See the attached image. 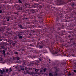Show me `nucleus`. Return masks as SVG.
<instances>
[{"label": "nucleus", "instance_id": "obj_1", "mask_svg": "<svg viewBox=\"0 0 76 76\" xmlns=\"http://www.w3.org/2000/svg\"><path fill=\"white\" fill-rule=\"evenodd\" d=\"M65 32V31H62L61 32H59L58 33V34L56 35H54L53 36L51 34H47V37H48L49 39H50L51 41V45H53L54 44V42L56 41H61V37L60 36V35L63 36L65 35V34H64Z\"/></svg>", "mask_w": 76, "mask_h": 76}, {"label": "nucleus", "instance_id": "obj_2", "mask_svg": "<svg viewBox=\"0 0 76 76\" xmlns=\"http://www.w3.org/2000/svg\"><path fill=\"white\" fill-rule=\"evenodd\" d=\"M76 7H73L72 9L69 10L67 11V13H69L70 12H72V14H70L69 18H71L69 20V22H72L73 21L74 24H76V13L75 11H73V9H75Z\"/></svg>", "mask_w": 76, "mask_h": 76}, {"label": "nucleus", "instance_id": "obj_3", "mask_svg": "<svg viewBox=\"0 0 76 76\" xmlns=\"http://www.w3.org/2000/svg\"><path fill=\"white\" fill-rule=\"evenodd\" d=\"M58 17L57 18H58L59 19H57L56 20V24L57 25V26H58L59 27H58V30H60L61 29H64V25L63 24H60L59 23V22H60V19H61V18H63V16L61 15V14H59L57 15Z\"/></svg>", "mask_w": 76, "mask_h": 76}, {"label": "nucleus", "instance_id": "obj_4", "mask_svg": "<svg viewBox=\"0 0 76 76\" xmlns=\"http://www.w3.org/2000/svg\"><path fill=\"white\" fill-rule=\"evenodd\" d=\"M53 0H50V1H53ZM72 0H66V1L64 0H56V2L57 3L58 5H60L61 4H65L66 3L72 1Z\"/></svg>", "mask_w": 76, "mask_h": 76}, {"label": "nucleus", "instance_id": "obj_5", "mask_svg": "<svg viewBox=\"0 0 76 76\" xmlns=\"http://www.w3.org/2000/svg\"><path fill=\"white\" fill-rule=\"evenodd\" d=\"M52 49H51L50 48H49V50L50 51L51 53L52 54H57L58 52H55L54 50H53V49L54 48V49H55L56 48L54 47H52V45L51 46Z\"/></svg>", "mask_w": 76, "mask_h": 76}, {"label": "nucleus", "instance_id": "obj_6", "mask_svg": "<svg viewBox=\"0 0 76 76\" xmlns=\"http://www.w3.org/2000/svg\"><path fill=\"white\" fill-rule=\"evenodd\" d=\"M38 48L39 49L42 48H43V46L42 45V42H38L37 43Z\"/></svg>", "mask_w": 76, "mask_h": 76}, {"label": "nucleus", "instance_id": "obj_7", "mask_svg": "<svg viewBox=\"0 0 76 76\" xmlns=\"http://www.w3.org/2000/svg\"><path fill=\"white\" fill-rule=\"evenodd\" d=\"M56 70L54 72V73L53 75V76H58V73H57V72H59L60 71V68H55Z\"/></svg>", "mask_w": 76, "mask_h": 76}, {"label": "nucleus", "instance_id": "obj_8", "mask_svg": "<svg viewBox=\"0 0 76 76\" xmlns=\"http://www.w3.org/2000/svg\"><path fill=\"white\" fill-rule=\"evenodd\" d=\"M31 3L28 2V3H25L24 4L23 7H25V8H28V6H31Z\"/></svg>", "mask_w": 76, "mask_h": 76}, {"label": "nucleus", "instance_id": "obj_9", "mask_svg": "<svg viewBox=\"0 0 76 76\" xmlns=\"http://www.w3.org/2000/svg\"><path fill=\"white\" fill-rule=\"evenodd\" d=\"M38 5V4L37 3H35L34 4V5L32 6H31L30 7H28V8L29 9H32V8H35L36 7V6Z\"/></svg>", "mask_w": 76, "mask_h": 76}, {"label": "nucleus", "instance_id": "obj_10", "mask_svg": "<svg viewBox=\"0 0 76 76\" xmlns=\"http://www.w3.org/2000/svg\"><path fill=\"white\" fill-rule=\"evenodd\" d=\"M71 5L72 6V7H75V6H76V3H74V2H72L71 3Z\"/></svg>", "mask_w": 76, "mask_h": 76}, {"label": "nucleus", "instance_id": "obj_11", "mask_svg": "<svg viewBox=\"0 0 76 76\" xmlns=\"http://www.w3.org/2000/svg\"><path fill=\"white\" fill-rule=\"evenodd\" d=\"M18 36L19 39H22V38H23L22 36L20 35V34H18Z\"/></svg>", "mask_w": 76, "mask_h": 76}, {"label": "nucleus", "instance_id": "obj_12", "mask_svg": "<svg viewBox=\"0 0 76 76\" xmlns=\"http://www.w3.org/2000/svg\"><path fill=\"white\" fill-rule=\"evenodd\" d=\"M69 30H73V31H74L75 30V27L72 26L71 28L69 29Z\"/></svg>", "mask_w": 76, "mask_h": 76}, {"label": "nucleus", "instance_id": "obj_13", "mask_svg": "<svg viewBox=\"0 0 76 76\" xmlns=\"http://www.w3.org/2000/svg\"><path fill=\"white\" fill-rule=\"evenodd\" d=\"M35 26L34 25H31L29 27V28H35Z\"/></svg>", "mask_w": 76, "mask_h": 76}, {"label": "nucleus", "instance_id": "obj_14", "mask_svg": "<svg viewBox=\"0 0 76 76\" xmlns=\"http://www.w3.org/2000/svg\"><path fill=\"white\" fill-rule=\"evenodd\" d=\"M15 59L16 60H20V58L18 56L15 57Z\"/></svg>", "mask_w": 76, "mask_h": 76}, {"label": "nucleus", "instance_id": "obj_15", "mask_svg": "<svg viewBox=\"0 0 76 76\" xmlns=\"http://www.w3.org/2000/svg\"><path fill=\"white\" fill-rule=\"evenodd\" d=\"M7 22H9L10 19H11V18L10 17V16H8L7 18Z\"/></svg>", "mask_w": 76, "mask_h": 76}, {"label": "nucleus", "instance_id": "obj_16", "mask_svg": "<svg viewBox=\"0 0 76 76\" xmlns=\"http://www.w3.org/2000/svg\"><path fill=\"white\" fill-rule=\"evenodd\" d=\"M18 10H22V7H19L18 8Z\"/></svg>", "mask_w": 76, "mask_h": 76}, {"label": "nucleus", "instance_id": "obj_17", "mask_svg": "<svg viewBox=\"0 0 76 76\" xmlns=\"http://www.w3.org/2000/svg\"><path fill=\"white\" fill-rule=\"evenodd\" d=\"M37 17H38V18H39L40 19H42V17L41 16H39V14H37Z\"/></svg>", "mask_w": 76, "mask_h": 76}, {"label": "nucleus", "instance_id": "obj_18", "mask_svg": "<svg viewBox=\"0 0 76 76\" xmlns=\"http://www.w3.org/2000/svg\"><path fill=\"white\" fill-rule=\"evenodd\" d=\"M30 63L31 66H34V64H35V63L34 61L31 62Z\"/></svg>", "mask_w": 76, "mask_h": 76}, {"label": "nucleus", "instance_id": "obj_19", "mask_svg": "<svg viewBox=\"0 0 76 76\" xmlns=\"http://www.w3.org/2000/svg\"><path fill=\"white\" fill-rule=\"evenodd\" d=\"M31 12L32 13H35V9H32L31 10Z\"/></svg>", "mask_w": 76, "mask_h": 76}, {"label": "nucleus", "instance_id": "obj_20", "mask_svg": "<svg viewBox=\"0 0 76 76\" xmlns=\"http://www.w3.org/2000/svg\"><path fill=\"white\" fill-rule=\"evenodd\" d=\"M18 26H19V28H21V29H23V27L21 25H18Z\"/></svg>", "mask_w": 76, "mask_h": 76}, {"label": "nucleus", "instance_id": "obj_21", "mask_svg": "<svg viewBox=\"0 0 76 76\" xmlns=\"http://www.w3.org/2000/svg\"><path fill=\"white\" fill-rule=\"evenodd\" d=\"M15 7H19V6H20L19 5V4H16L15 5Z\"/></svg>", "mask_w": 76, "mask_h": 76}, {"label": "nucleus", "instance_id": "obj_22", "mask_svg": "<svg viewBox=\"0 0 76 76\" xmlns=\"http://www.w3.org/2000/svg\"><path fill=\"white\" fill-rule=\"evenodd\" d=\"M19 69H20V70H24V69L22 67L19 68Z\"/></svg>", "mask_w": 76, "mask_h": 76}, {"label": "nucleus", "instance_id": "obj_23", "mask_svg": "<svg viewBox=\"0 0 76 76\" xmlns=\"http://www.w3.org/2000/svg\"><path fill=\"white\" fill-rule=\"evenodd\" d=\"M11 44H12V45L15 46V45H16V44L14 42H12L11 43Z\"/></svg>", "mask_w": 76, "mask_h": 76}, {"label": "nucleus", "instance_id": "obj_24", "mask_svg": "<svg viewBox=\"0 0 76 76\" xmlns=\"http://www.w3.org/2000/svg\"><path fill=\"white\" fill-rule=\"evenodd\" d=\"M49 76H53V73L51 72L49 73Z\"/></svg>", "mask_w": 76, "mask_h": 76}, {"label": "nucleus", "instance_id": "obj_25", "mask_svg": "<svg viewBox=\"0 0 76 76\" xmlns=\"http://www.w3.org/2000/svg\"><path fill=\"white\" fill-rule=\"evenodd\" d=\"M37 30H38L37 29H35V30H32V32H33V33H35V32H37Z\"/></svg>", "mask_w": 76, "mask_h": 76}, {"label": "nucleus", "instance_id": "obj_26", "mask_svg": "<svg viewBox=\"0 0 76 76\" xmlns=\"http://www.w3.org/2000/svg\"><path fill=\"white\" fill-rule=\"evenodd\" d=\"M72 45H73L74 46V47H75L76 48V43H73V44Z\"/></svg>", "mask_w": 76, "mask_h": 76}, {"label": "nucleus", "instance_id": "obj_27", "mask_svg": "<svg viewBox=\"0 0 76 76\" xmlns=\"http://www.w3.org/2000/svg\"><path fill=\"white\" fill-rule=\"evenodd\" d=\"M2 52L4 53V56H5V50H3V51H2Z\"/></svg>", "mask_w": 76, "mask_h": 76}, {"label": "nucleus", "instance_id": "obj_28", "mask_svg": "<svg viewBox=\"0 0 76 76\" xmlns=\"http://www.w3.org/2000/svg\"><path fill=\"white\" fill-rule=\"evenodd\" d=\"M47 6L48 9H50V5L49 4H48L47 5Z\"/></svg>", "mask_w": 76, "mask_h": 76}, {"label": "nucleus", "instance_id": "obj_29", "mask_svg": "<svg viewBox=\"0 0 76 76\" xmlns=\"http://www.w3.org/2000/svg\"><path fill=\"white\" fill-rule=\"evenodd\" d=\"M39 69H36L35 70V71L36 72H39Z\"/></svg>", "mask_w": 76, "mask_h": 76}, {"label": "nucleus", "instance_id": "obj_30", "mask_svg": "<svg viewBox=\"0 0 76 76\" xmlns=\"http://www.w3.org/2000/svg\"><path fill=\"white\" fill-rule=\"evenodd\" d=\"M46 70H47V68H45L43 69V71L44 72H46Z\"/></svg>", "mask_w": 76, "mask_h": 76}, {"label": "nucleus", "instance_id": "obj_31", "mask_svg": "<svg viewBox=\"0 0 76 76\" xmlns=\"http://www.w3.org/2000/svg\"><path fill=\"white\" fill-rule=\"evenodd\" d=\"M14 15H19V14L18 12H14Z\"/></svg>", "mask_w": 76, "mask_h": 76}, {"label": "nucleus", "instance_id": "obj_32", "mask_svg": "<svg viewBox=\"0 0 76 76\" xmlns=\"http://www.w3.org/2000/svg\"><path fill=\"white\" fill-rule=\"evenodd\" d=\"M18 2L20 4L22 3V1L20 0H18Z\"/></svg>", "mask_w": 76, "mask_h": 76}, {"label": "nucleus", "instance_id": "obj_33", "mask_svg": "<svg viewBox=\"0 0 76 76\" xmlns=\"http://www.w3.org/2000/svg\"><path fill=\"white\" fill-rule=\"evenodd\" d=\"M39 9H41V8H42V6L41 5H39Z\"/></svg>", "mask_w": 76, "mask_h": 76}, {"label": "nucleus", "instance_id": "obj_34", "mask_svg": "<svg viewBox=\"0 0 76 76\" xmlns=\"http://www.w3.org/2000/svg\"><path fill=\"white\" fill-rule=\"evenodd\" d=\"M1 6H0V13H2V11L1 10Z\"/></svg>", "mask_w": 76, "mask_h": 76}, {"label": "nucleus", "instance_id": "obj_35", "mask_svg": "<svg viewBox=\"0 0 76 76\" xmlns=\"http://www.w3.org/2000/svg\"><path fill=\"white\" fill-rule=\"evenodd\" d=\"M1 63H2V64H4V63H5L6 62L4 61H2Z\"/></svg>", "mask_w": 76, "mask_h": 76}, {"label": "nucleus", "instance_id": "obj_36", "mask_svg": "<svg viewBox=\"0 0 76 76\" xmlns=\"http://www.w3.org/2000/svg\"><path fill=\"white\" fill-rule=\"evenodd\" d=\"M63 22H67V20L66 19H64L63 20Z\"/></svg>", "mask_w": 76, "mask_h": 76}, {"label": "nucleus", "instance_id": "obj_37", "mask_svg": "<svg viewBox=\"0 0 76 76\" xmlns=\"http://www.w3.org/2000/svg\"><path fill=\"white\" fill-rule=\"evenodd\" d=\"M71 36H72V35H70L68 36V37L69 38H70V37H71Z\"/></svg>", "mask_w": 76, "mask_h": 76}, {"label": "nucleus", "instance_id": "obj_38", "mask_svg": "<svg viewBox=\"0 0 76 76\" xmlns=\"http://www.w3.org/2000/svg\"><path fill=\"white\" fill-rule=\"evenodd\" d=\"M68 76H71V73H69V74H68Z\"/></svg>", "mask_w": 76, "mask_h": 76}, {"label": "nucleus", "instance_id": "obj_39", "mask_svg": "<svg viewBox=\"0 0 76 76\" xmlns=\"http://www.w3.org/2000/svg\"><path fill=\"white\" fill-rule=\"evenodd\" d=\"M26 61H27L26 60H24L23 61V63H26Z\"/></svg>", "mask_w": 76, "mask_h": 76}, {"label": "nucleus", "instance_id": "obj_40", "mask_svg": "<svg viewBox=\"0 0 76 76\" xmlns=\"http://www.w3.org/2000/svg\"><path fill=\"white\" fill-rule=\"evenodd\" d=\"M25 70H27L28 69V67H26L25 68Z\"/></svg>", "mask_w": 76, "mask_h": 76}, {"label": "nucleus", "instance_id": "obj_41", "mask_svg": "<svg viewBox=\"0 0 76 76\" xmlns=\"http://www.w3.org/2000/svg\"><path fill=\"white\" fill-rule=\"evenodd\" d=\"M15 53L16 55L18 54V52H15Z\"/></svg>", "mask_w": 76, "mask_h": 76}, {"label": "nucleus", "instance_id": "obj_42", "mask_svg": "<svg viewBox=\"0 0 76 76\" xmlns=\"http://www.w3.org/2000/svg\"><path fill=\"white\" fill-rule=\"evenodd\" d=\"M4 44H5V45H7V42L4 43Z\"/></svg>", "mask_w": 76, "mask_h": 76}, {"label": "nucleus", "instance_id": "obj_43", "mask_svg": "<svg viewBox=\"0 0 76 76\" xmlns=\"http://www.w3.org/2000/svg\"><path fill=\"white\" fill-rule=\"evenodd\" d=\"M0 72L1 73H2L3 71H2V70H1L0 69Z\"/></svg>", "mask_w": 76, "mask_h": 76}, {"label": "nucleus", "instance_id": "obj_44", "mask_svg": "<svg viewBox=\"0 0 76 76\" xmlns=\"http://www.w3.org/2000/svg\"><path fill=\"white\" fill-rule=\"evenodd\" d=\"M25 19V17H24L23 18H22L23 20H24Z\"/></svg>", "mask_w": 76, "mask_h": 76}, {"label": "nucleus", "instance_id": "obj_45", "mask_svg": "<svg viewBox=\"0 0 76 76\" xmlns=\"http://www.w3.org/2000/svg\"><path fill=\"white\" fill-rule=\"evenodd\" d=\"M25 20H28V19H29V18H25Z\"/></svg>", "mask_w": 76, "mask_h": 76}, {"label": "nucleus", "instance_id": "obj_46", "mask_svg": "<svg viewBox=\"0 0 76 76\" xmlns=\"http://www.w3.org/2000/svg\"><path fill=\"white\" fill-rule=\"evenodd\" d=\"M73 72H75V73H76V70L75 69L74 70Z\"/></svg>", "mask_w": 76, "mask_h": 76}, {"label": "nucleus", "instance_id": "obj_47", "mask_svg": "<svg viewBox=\"0 0 76 76\" xmlns=\"http://www.w3.org/2000/svg\"><path fill=\"white\" fill-rule=\"evenodd\" d=\"M28 24H30L31 23L29 22H27Z\"/></svg>", "mask_w": 76, "mask_h": 76}, {"label": "nucleus", "instance_id": "obj_48", "mask_svg": "<svg viewBox=\"0 0 76 76\" xmlns=\"http://www.w3.org/2000/svg\"><path fill=\"white\" fill-rule=\"evenodd\" d=\"M6 71L7 72H8V69H6Z\"/></svg>", "mask_w": 76, "mask_h": 76}, {"label": "nucleus", "instance_id": "obj_49", "mask_svg": "<svg viewBox=\"0 0 76 76\" xmlns=\"http://www.w3.org/2000/svg\"><path fill=\"white\" fill-rule=\"evenodd\" d=\"M29 35H30V36H32V34H29Z\"/></svg>", "mask_w": 76, "mask_h": 76}, {"label": "nucleus", "instance_id": "obj_50", "mask_svg": "<svg viewBox=\"0 0 76 76\" xmlns=\"http://www.w3.org/2000/svg\"><path fill=\"white\" fill-rule=\"evenodd\" d=\"M36 45V42H34V45Z\"/></svg>", "mask_w": 76, "mask_h": 76}, {"label": "nucleus", "instance_id": "obj_51", "mask_svg": "<svg viewBox=\"0 0 76 76\" xmlns=\"http://www.w3.org/2000/svg\"><path fill=\"white\" fill-rule=\"evenodd\" d=\"M37 52L38 53H40V50H38L37 51Z\"/></svg>", "mask_w": 76, "mask_h": 76}, {"label": "nucleus", "instance_id": "obj_52", "mask_svg": "<svg viewBox=\"0 0 76 76\" xmlns=\"http://www.w3.org/2000/svg\"><path fill=\"white\" fill-rule=\"evenodd\" d=\"M28 38H32V37H31L30 36H28Z\"/></svg>", "mask_w": 76, "mask_h": 76}, {"label": "nucleus", "instance_id": "obj_53", "mask_svg": "<svg viewBox=\"0 0 76 76\" xmlns=\"http://www.w3.org/2000/svg\"><path fill=\"white\" fill-rule=\"evenodd\" d=\"M10 71H12V68H10Z\"/></svg>", "mask_w": 76, "mask_h": 76}, {"label": "nucleus", "instance_id": "obj_54", "mask_svg": "<svg viewBox=\"0 0 76 76\" xmlns=\"http://www.w3.org/2000/svg\"><path fill=\"white\" fill-rule=\"evenodd\" d=\"M64 56L66 57V56H67V55H66V54H65L64 55Z\"/></svg>", "mask_w": 76, "mask_h": 76}, {"label": "nucleus", "instance_id": "obj_55", "mask_svg": "<svg viewBox=\"0 0 76 76\" xmlns=\"http://www.w3.org/2000/svg\"><path fill=\"white\" fill-rule=\"evenodd\" d=\"M21 50L22 51H25V50H24L23 49H22Z\"/></svg>", "mask_w": 76, "mask_h": 76}, {"label": "nucleus", "instance_id": "obj_56", "mask_svg": "<svg viewBox=\"0 0 76 76\" xmlns=\"http://www.w3.org/2000/svg\"><path fill=\"white\" fill-rule=\"evenodd\" d=\"M3 72H5V70H4V69H3Z\"/></svg>", "mask_w": 76, "mask_h": 76}, {"label": "nucleus", "instance_id": "obj_57", "mask_svg": "<svg viewBox=\"0 0 76 76\" xmlns=\"http://www.w3.org/2000/svg\"><path fill=\"white\" fill-rule=\"evenodd\" d=\"M29 46H30V47H31V46H32V44H30Z\"/></svg>", "mask_w": 76, "mask_h": 76}, {"label": "nucleus", "instance_id": "obj_58", "mask_svg": "<svg viewBox=\"0 0 76 76\" xmlns=\"http://www.w3.org/2000/svg\"><path fill=\"white\" fill-rule=\"evenodd\" d=\"M39 60L40 61H41L42 59H41V58H39Z\"/></svg>", "mask_w": 76, "mask_h": 76}, {"label": "nucleus", "instance_id": "obj_59", "mask_svg": "<svg viewBox=\"0 0 76 76\" xmlns=\"http://www.w3.org/2000/svg\"><path fill=\"white\" fill-rule=\"evenodd\" d=\"M68 32L69 33V34H71V33H72V32H70V31H69Z\"/></svg>", "mask_w": 76, "mask_h": 76}, {"label": "nucleus", "instance_id": "obj_60", "mask_svg": "<svg viewBox=\"0 0 76 76\" xmlns=\"http://www.w3.org/2000/svg\"><path fill=\"white\" fill-rule=\"evenodd\" d=\"M40 13H41V14H42V12H40Z\"/></svg>", "mask_w": 76, "mask_h": 76}, {"label": "nucleus", "instance_id": "obj_61", "mask_svg": "<svg viewBox=\"0 0 76 76\" xmlns=\"http://www.w3.org/2000/svg\"><path fill=\"white\" fill-rule=\"evenodd\" d=\"M26 72H27V73H28V70L26 71Z\"/></svg>", "mask_w": 76, "mask_h": 76}, {"label": "nucleus", "instance_id": "obj_62", "mask_svg": "<svg viewBox=\"0 0 76 76\" xmlns=\"http://www.w3.org/2000/svg\"><path fill=\"white\" fill-rule=\"evenodd\" d=\"M1 39H0V41H1Z\"/></svg>", "mask_w": 76, "mask_h": 76}, {"label": "nucleus", "instance_id": "obj_63", "mask_svg": "<svg viewBox=\"0 0 76 76\" xmlns=\"http://www.w3.org/2000/svg\"><path fill=\"white\" fill-rule=\"evenodd\" d=\"M38 41H39V40H40V39H38Z\"/></svg>", "mask_w": 76, "mask_h": 76}, {"label": "nucleus", "instance_id": "obj_64", "mask_svg": "<svg viewBox=\"0 0 76 76\" xmlns=\"http://www.w3.org/2000/svg\"><path fill=\"white\" fill-rule=\"evenodd\" d=\"M0 76H3L2 75H0Z\"/></svg>", "mask_w": 76, "mask_h": 76}]
</instances>
